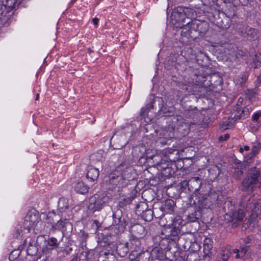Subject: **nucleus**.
Segmentation results:
<instances>
[{
    "label": "nucleus",
    "mask_w": 261,
    "mask_h": 261,
    "mask_svg": "<svg viewBox=\"0 0 261 261\" xmlns=\"http://www.w3.org/2000/svg\"><path fill=\"white\" fill-rule=\"evenodd\" d=\"M260 148V143H254L251 152L244 156V168L247 175L242 182L243 191L252 190L260 187L261 170L257 169L256 165L253 163V158L258 153Z\"/></svg>",
    "instance_id": "obj_1"
},
{
    "label": "nucleus",
    "mask_w": 261,
    "mask_h": 261,
    "mask_svg": "<svg viewBox=\"0 0 261 261\" xmlns=\"http://www.w3.org/2000/svg\"><path fill=\"white\" fill-rule=\"evenodd\" d=\"M134 174L133 168L130 164L125 162L122 163L109 174V184L113 187L109 189L125 187L134 178Z\"/></svg>",
    "instance_id": "obj_2"
},
{
    "label": "nucleus",
    "mask_w": 261,
    "mask_h": 261,
    "mask_svg": "<svg viewBox=\"0 0 261 261\" xmlns=\"http://www.w3.org/2000/svg\"><path fill=\"white\" fill-rule=\"evenodd\" d=\"M207 76L205 73H195L191 77V81L187 84L180 82L178 87L182 90L192 93H201L206 90V88L209 85L208 82L206 84Z\"/></svg>",
    "instance_id": "obj_3"
},
{
    "label": "nucleus",
    "mask_w": 261,
    "mask_h": 261,
    "mask_svg": "<svg viewBox=\"0 0 261 261\" xmlns=\"http://www.w3.org/2000/svg\"><path fill=\"white\" fill-rule=\"evenodd\" d=\"M181 127H184L183 130L188 132L189 130V125L186 122L181 116H177L176 121H173L171 124L162 130L163 136L166 140H170L175 137L176 130H179Z\"/></svg>",
    "instance_id": "obj_4"
},
{
    "label": "nucleus",
    "mask_w": 261,
    "mask_h": 261,
    "mask_svg": "<svg viewBox=\"0 0 261 261\" xmlns=\"http://www.w3.org/2000/svg\"><path fill=\"white\" fill-rule=\"evenodd\" d=\"M109 199V197L105 194H95L90 198L88 208L92 213L100 211L106 205Z\"/></svg>",
    "instance_id": "obj_5"
},
{
    "label": "nucleus",
    "mask_w": 261,
    "mask_h": 261,
    "mask_svg": "<svg viewBox=\"0 0 261 261\" xmlns=\"http://www.w3.org/2000/svg\"><path fill=\"white\" fill-rule=\"evenodd\" d=\"M113 225L117 231L116 233L121 232L124 230L126 225V222L122 217V211L118 208H115L113 214Z\"/></svg>",
    "instance_id": "obj_6"
},
{
    "label": "nucleus",
    "mask_w": 261,
    "mask_h": 261,
    "mask_svg": "<svg viewBox=\"0 0 261 261\" xmlns=\"http://www.w3.org/2000/svg\"><path fill=\"white\" fill-rule=\"evenodd\" d=\"M240 205L245 208L247 211H253L256 212L258 210L260 205L256 203L254 199L251 197L250 195H244L241 198L240 201Z\"/></svg>",
    "instance_id": "obj_7"
},
{
    "label": "nucleus",
    "mask_w": 261,
    "mask_h": 261,
    "mask_svg": "<svg viewBox=\"0 0 261 261\" xmlns=\"http://www.w3.org/2000/svg\"><path fill=\"white\" fill-rule=\"evenodd\" d=\"M39 222L38 213L35 210L29 211L24 218V225L28 229L33 228Z\"/></svg>",
    "instance_id": "obj_8"
},
{
    "label": "nucleus",
    "mask_w": 261,
    "mask_h": 261,
    "mask_svg": "<svg viewBox=\"0 0 261 261\" xmlns=\"http://www.w3.org/2000/svg\"><path fill=\"white\" fill-rule=\"evenodd\" d=\"M196 193L201 195L203 199H206L208 196L216 195L215 191L213 190L212 185L208 182H202L201 185H200L199 189Z\"/></svg>",
    "instance_id": "obj_9"
},
{
    "label": "nucleus",
    "mask_w": 261,
    "mask_h": 261,
    "mask_svg": "<svg viewBox=\"0 0 261 261\" xmlns=\"http://www.w3.org/2000/svg\"><path fill=\"white\" fill-rule=\"evenodd\" d=\"M180 234L181 231L179 229L173 227L170 230V233L165 234V233L162 232L161 236L156 237V238H161L162 241H164V239H166L167 242H168L167 240H171L174 243H176L179 239Z\"/></svg>",
    "instance_id": "obj_10"
},
{
    "label": "nucleus",
    "mask_w": 261,
    "mask_h": 261,
    "mask_svg": "<svg viewBox=\"0 0 261 261\" xmlns=\"http://www.w3.org/2000/svg\"><path fill=\"white\" fill-rule=\"evenodd\" d=\"M52 229L54 230L59 229L64 233L65 231L71 230L72 225L67 219H65L64 220L60 219L56 224L52 225Z\"/></svg>",
    "instance_id": "obj_11"
},
{
    "label": "nucleus",
    "mask_w": 261,
    "mask_h": 261,
    "mask_svg": "<svg viewBox=\"0 0 261 261\" xmlns=\"http://www.w3.org/2000/svg\"><path fill=\"white\" fill-rule=\"evenodd\" d=\"M250 128L252 132L261 129V111H258L252 115Z\"/></svg>",
    "instance_id": "obj_12"
},
{
    "label": "nucleus",
    "mask_w": 261,
    "mask_h": 261,
    "mask_svg": "<svg viewBox=\"0 0 261 261\" xmlns=\"http://www.w3.org/2000/svg\"><path fill=\"white\" fill-rule=\"evenodd\" d=\"M130 232L132 236L141 239L144 238L146 234L145 228L139 224L133 225L130 228Z\"/></svg>",
    "instance_id": "obj_13"
},
{
    "label": "nucleus",
    "mask_w": 261,
    "mask_h": 261,
    "mask_svg": "<svg viewBox=\"0 0 261 261\" xmlns=\"http://www.w3.org/2000/svg\"><path fill=\"white\" fill-rule=\"evenodd\" d=\"M226 216L229 217V221L236 223L242 221L244 217V213L243 210L239 209L238 211L229 212V214H226Z\"/></svg>",
    "instance_id": "obj_14"
},
{
    "label": "nucleus",
    "mask_w": 261,
    "mask_h": 261,
    "mask_svg": "<svg viewBox=\"0 0 261 261\" xmlns=\"http://www.w3.org/2000/svg\"><path fill=\"white\" fill-rule=\"evenodd\" d=\"M182 10H183V7H178L176 10L173 12L172 16L178 22L186 23V24L190 23V20H188L186 21V19L187 18L185 13H184Z\"/></svg>",
    "instance_id": "obj_15"
},
{
    "label": "nucleus",
    "mask_w": 261,
    "mask_h": 261,
    "mask_svg": "<svg viewBox=\"0 0 261 261\" xmlns=\"http://www.w3.org/2000/svg\"><path fill=\"white\" fill-rule=\"evenodd\" d=\"M175 206L174 201L172 199H168L161 206V208L165 214H172L174 212Z\"/></svg>",
    "instance_id": "obj_16"
},
{
    "label": "nucleus",
    "mask_w": 261,
    "mask_h": 261,
    "mask_svg": "<svg viewBox=\"0 0 261 261\" xmlns=\"http://www.w3.org/2000/svg\"><path fill=\"white\" fill-rule=\"evenodd\" d=\"M99 174L98 169L93 167L92 166H89L88 167L86 175L87 178L91 182L96 180Z\"/></svg>",
    "instance_id": "obj_17"
},
{
    "label": "nucleus",
    "mask_w": 261,
    "mask_h": 261,
    "mask_svg": "<svg viewBox=\"0 0 261 261\" xmlns=\"http://www.w3.org/2000/svg\"><path fill=\"white\" fill-rule=\"evenodd\" d=\"M213 247V242L212 240L209 238H206L203 241V253L204 256L210 257L212 254V250Z\"/></svg>",
    "instance_id": "obj_18"
},
{
    "label": "nucleus",
    "mask_w": 261,
    "mask_h": 261,
    "mask_svg": "<svg viewBox=\"0 0 261 261\" xmlns=\"http://www.w3.org/2000/svg\"><path fill=\"white\" fill-rule=\"evenodd\" d=\"M116 251L120 257L125 256L129 251V243L127 242L117 244Z\"/></svg>",
    "instance_id": "obj_19"
},
{
    "label": "nucleus",
    "mask_w": 261,
    "mask_h": 261,
    "mask_svg": "<svg viewBox=\"0 0 261 261\" xmlns=\"http://www.w3.org/2000/svg\"><path fill=\"white\" fill-rule=\"evenodd\" d=\"M243 168L245 170L244 164L236 165L233 167L232 170V176L237 180L240 179L243 173Z\"/></svg>",
    "instance_id": "obj_20"
},
{
    "label": "nucleus",
    "mask_w": 261,
    "mask_h": 261,
    "mask_svg": "<svg viewBox=\"0 0 261 261\" xmlns=\"http://www.w3.org/2000/svg\"><path fill=\"white\" fill-rule=\"evenodd\" d=\"M89 189V187L82 181L77 182L74 186V190L76 192L81 194L87 193Z\"/></svg>",
    "instance_id": "obj_21"
},
{
    "label": "nucleus",
    "mask_w": 261,
    "mask_h": 261,
    "mask_svg": "<svg viewBox=\"0 0 261 261\" xmlns=\"http://www.w3.org/2000/svg\"><path fill=\"white\" fill-rule=\"evenodd\" d=\"M202 181L203 179L198 176L192 177L189 180L190 185L192 189H195V192L199 189V187L202 184Z\"/></svg>",
    "instance_id": "obj_22"
},
{
    "label": "nucleus",
    "mask_w": 261,
    "mask_h": 261,
    "mask_svg": "<svg viewBox=\"0 0 261 261\" xmlns=\"http://www.w3.org/2000/svg\"><path fill=\"white\" fill-rule=\"evenodd\" d=\"M12 15L11 11L8 9H5L4 7L0 5V18L1 22H5Z\"/></svg>",
    "instance_id": "obj_23"
},
{
    "label": "nucleus",
    "mask_w": 261,
    "mask_h": 261,
    "mask_svg": "<svg viewBox=\"0 0 261 261\" xmlns=\"http://www.w3.org/2000/svg\"><path fill=\"white\" fill-rule=\"evenodd\" d=\"M140 239L141 238L134 237L132 236H131V238L129 240L131 249L135 251H137L138 249H140L141 246V242L140 240Z\"/></svg>",
    "instance_id": "obj_24"
},
{
    "label": "nucleus",
    "mask_w": 261,
    "mask_h": 261,
    "mask_svg": "<svg viewBox=\"0 0 261 261\" xmlns=\"http://www.w3.org/2000/svg\"><path fill=\"white\" fill-rule=\"evenodd\" d=\"M248 250V246H247L241 247L240 249H235L233 250V252L234 253L236 254L235 256L236 258H242L244 256Z\"/></svg>",
    "instance_id": "obj_25"
},
{
    "label": "nucleus",
    "mask_w": 261,
    "mask_h": 261,
    "mask_svg": "<svg viewBox=\"0 0 261 261\" xmlns=\"http://www.w3.org/2000/svg\"><path fill=\"white\" fill-rule=\"evenodd\" d=\"M59 242L56 238L54 237L50 238L46 242V247L47 249L52 250L58 247Z\"/></svg>",
    "instance_id": "obj_26"
},
{
    "label": "nucleus",
    "mask_w": 261,
    "mask_h": 261,
    "mask_svg": "<svg viewBox=\"0 0 261 261\" xmlns=\"http://www.w3.org/2000/svg\"><path fill=\"white\" fill-rule=\"evenodd\" d=\"M149 160L152 161L151 163L152 164V165L153 166H161L162 164H163V161L165 162V161L163 160L162 159L161 155L158 154L149 157Z\"/></svg>",
    "instance_id": "obj_27"
},
{
    "label": "nucleus",
    "mask_w": 261,
    "mask_h": 261,
    "mask_svg": "<svg viewBox=\"0 0 261 261\" xmlns=\"http://www.w3.org/2000/svg\"><path fill=\"white\" fill-rule=\"evenodd\" d=\"M141 217L145 221L149 222L151 221L153 217V212L151 209L145 210L141 214Z\"/></svg>",
    "instance_id": "obj_28"
},
{
    "label": "nucleus",
    "mask_w": 261,
    "mask_h": 261,
    "mask_svg": "<svg viewBox=\"0 0 261 261\" xmlns=\"http://www.w3.org/2000/svg\"><path fill=\"white\" fill-rule=\"evenodd\" d=\"M231 254L228 249L222 250L218 255L217 261H227Z\"/></svg>",
    "instance_id": "obj_29"
},
{
    "label": "nucleus",
    "mask_w": 261,
    "mask_h": 261,
    "mask_svg": "<svg viewBox=\"0 0 261 261\" xmlns=\"http://www.w3.org/2000/svg\"><path fill=\"white\" fill-rule=\"evenodd\" d=\"M182 12H183L184 13H185L188 20L195 18L196 15L195 11L189 8H183Z\"/></svg>",
    "instance_id": "obj_30"
},
{
    "label": "nucleus",
    "mask_w": 261,
    "mask_h": 261,
    "mask_svg": "<svg viewBox=\"0 0 261 261\" xmlns=\"http://www.w3.org/2000/svg\"><path fill=\"white\" fill-rule=\"evenodd\" d=\"M183 221L180 216H177L174 218L172 221V225L173 228H178L180 230L182 226L184 225Z\"/></svg>",
    "instance_id": "obj_31"
},
{
    "label": "nucleus",
    "mask_w": 261,
    "mask_h": 261,
    "mask_svg": "<svg viewBox=\"0 0 261 261\" xmlns=\"http://www.w3.org/2000/svg\"><path fill=\"white\" fill-rule=\"evenodd\" d=\"M3 5L2 7H4L5 9H8L9 10H12L15 5V0H3Z\"/></svg>",
    "instance_id": "obj_32"
},
{
    "label": "nucleus",
    "mask_w": 261,
    "mask_h": 261,
    "mask_svg": "<svg viewBox=\"0 0 261 261\" xmlns=\"http://www.w3.org/2000/svg\"><path fill=\"white\" fill-rule=\"evenodd\" d=\"M147 209V204L144 202H141L137 204L136 211L138 215L141 214L145 210Z\"/></svg>",
    "instance_id": "obj_33"
},
{
    "label": "nucleus",
    "mask_w": 261,
    "mask_h": 261,
    "mask_svg": "<svg viewBox=\"0 0 261 261\" xmlns=\"http://www.w3.org/2000/svg\"><path fill=\"white\" fill-rule=\"evenodd\" d=\"M68 207V203L67 200L63 198H60L58 202V208L61 212Z\"/></svg>",
    "instance_id": "obj_34"
},
{
    "label": "nucleus",
    "mask_w": 261,
    "mask_h": 261,
    "mask_svg": "<svg viewBox=\"0 0 261 261\" xmlns=\"http://www.w3.org/2000/svg\"><path fill=\"white\" fill-rule=\"evenodd\" d=\"M152 212H153V216L156 218H161L165 215V213L161 210V206L159 207H153Z\"/></svg>",
    "instance_id": "obj_35"
},
{
    "label": "nucleus",
    "mask_w": 261,
    "mask_h": 261,
    "mask_svg": "<svg viewBox=\"0 0 261 261\" xmlns=\"http://www.w3.org/2000/svg\"><path fill=\"white\" fill-rule=\"evenodd\" d=\"M134 196H130L127 198H124L119 202V206L120 207H123L125 205L129 204L134 199Z\"/></svg>",
    "instance_id": "obj_36"
},
{
    "label": "nucleus",
    "mask_w": 261,
    "mask_h": 261,
    "mask_svg": "<svg viewBox=\"0 0 261 261\" xmlns=\"http://www.w3.org/2000/svg\"><path fill=\"white\" fill-rule=\"evenodd\" d=\"M251 111V107L247 106L244 108L242 110L241 113L240 114V118H245L248 115H249L250 112Z\"/></svg>",
    "instance_id": "obj_37"
},
{
    "label": "nucleus",
    "mask_w": 261,
    "mask_h": 261,
    "mask_svg": "<svg viewBox=\"0 0 261 261\" xmlns=\"http://www.w3.org/2000/svg\"><path fill=\"white\" fill-rule=\"evenodd\" d=\"M257 30L253 28H249V30L247 31V35H251L252 39H255L257 37Z\"/></svg>",
    "instance_id": "obj_38"
},
{
    "label": "nucleus",
    "mask_w": 261,
    "mask_h": 261,
    "mask_svg": "<svg viewBox=\"0 0 261 261\" xmlns=\"http://www.w3.org/2000/svg\"><path fill=\"white\" fill-rule=\"evenodd\" d=\"M243 101V98L242 97H240L237 101L236 107L234 108V110L239 112L241 110V107Z\"/></svg>",
    "instance_id": "obj_39"
},
{
    "label": "nucleus",
    "mask_w": 261,
    "mask_h": 261,
    "mask_svg": "<svg viewBox=\"0 0 261 261\" xmlns=\"http://www.w3.org/2000/svg\"><path fill=\"white\" fill-rule=\"evenodd\" d=\"M251 241H252V239H251V237L250 236H248V237L245 238L244 240V243L245 244V246H248V248L249 249V248L250 247V245H251Z\"/></svg>",
    "instance_id": "obj_40"
},
{
    "label": "nucleus",
    "mask_w": 261,
    "mask_h": 261,
    "mask_svg": "<svg viewBox=\"0 0 261 261\" xmlns=\"http://www.w3.org/2000/svg\"><path fill=\"white\" fill-rule=\"evenodd\" d=\"M230 126V125H229L228 123H227L226 122L223 121L221 124V128L223 129H227L229 128V127Z\"/></svg>",
    "instance_id": "obj_41"
},
{
    "label": "nucleus",
    "mask_w": 261,
    "mask_h": 261,
    "mask_svg": "<svg viewBox=\"0 0 261 261\" xmlns=\"http://www.w3.org/2000/svg\"><path fill=\"white\" fill-rule=\"evenodd\" d=\"M81 233H82L81 238H82V241L86 242V240L88 238V234L84 231L81 232Z\"/></svg>",
    "instance_id": "obj_42"
},
{
    "label": "nucleus",
    "mask_w": 261,
    "mask_h": 261,
    "mask_svg": "<svg viewBox=\"0 0 261 261\" xmlns=\"http://www.w3.org/2000/svg\"><path fill=\"white\" fill-rule=\"evenodd\" d=\"M229 138V135L228 134H224L219 137L220 141H226Z\"/></svg>",
    "instance_id": "obj_43"
},
{
    "label": "nucleus",
    "mask_w": 261,
    "mask_h": 261,
    "mask_svg": "<svg viewBox=\"0 0 261 261\" xmlns=\"http://www.w3.org/2000/svg\"><path fill=\"white\" fill-rule=\"evenodd\" d=\"M180 185L182 188H186L187 186L189 187L190 186V182L189 181H188L187 180H184L180 182Z\"/></svg>",
    "instance_id": "obj_44"
},
{
    "label": "nucleus",
    "mask_w": 261,
    "mask_h": 261,
    "mask_svg": "<svg viewBox=\"0 0 261 261\" xmlns=\"http://www.w3.org/2000/svg\"><path fill=\"white\" fill-rule=\"evenodd\" d=\"M153 108H154L153 102H151L148 103L147 106V108L148 109H153Z\"/></svg>",
    "instance_id": "obj_45"
},
{
    "label": "nucleus",
    "mask_w": 261,
    "mask_h": 261,
    "mask_svg": "<svg viewBox=\"0 0 261 261\" xmlns=\"http://www.w3.org/2000/svg\"><path fill=\"white\" fill-rule=\"evenodd\" d=\"M92 21H93V23L94 24V25H96V26H97V24H98V23L99 20H98V18H93V19H92Z\"/></svg>",
    "instance_id": "obj_46"
},
{
    "label": "nucleus",
    "mask_w": 261,
    "mask_h": 261,
    "mask_svg": "<svg viewBox=\"0 0 261 261\" xmlns=\"http://www.w3.org/2000/svg\"><path fill=\"white\" fill-rule=\"evenodd\" d=\"M93 224L95 225L97 228H98L100 226V223L98 220H94L93 222Z\"/></svg>",
    "instance_id": "obj_47"
},
{
    "label": "nucleus",
    "mask_w": 261,
    "mask_h": 261,
    "mask_svg": "<svg viewBox=\"0 0 261 261\" xmlns=\"http://www.w3.org/2000/svg\"><path fill=\"white\" fill-rule=\"evenodd\" d=\"M159 251V250L158 248H155L152 250L151 252V255H153L154 254H156V252H158Z\"/></svg>",
    "instance_id": "obj_48"
},
{
    "label": "nucleus",
    "mask_w": 261,
    "mask_h": 261,
    "mask_svg": "<svg viewBox=\"0 0 261 261\" xmlns=\"http://www.w3.org/2000/svg\"><path fill=\"white\" fill-rule=\"evenodd\" d=\"M243 149L244 150H246V151H248L249 150V146H247V145H245L243 147Z\"/></svg>",
    "instance_id": "obj_49"
},
{
    "label": "nucleus",
    "mask_w": 261,
    "mask_h": 261,
    "mask_svg": "<svg viewBox=\"0 0 261 261\" xmlns=\"http://www.w3.org/2000/svg\"><path fill=\"white\" fill-rule=\"evenodd\" d=\"M78 258L77 256H74L70 261H77Z\"/></svg>",
    "instance_id": "obj_50"
},
{
    "label": "nucleus",
    "mask_w": 261,
    "mask_h": 261,
    "mask_svg": "<svg viewBox=\"0 0 261 261\" xmlns=\"http://www.w3.org/2000/svg\"><path fill=\"white\" fill-rule=\"evenodd\" d=\"M145 108H142L141 109V115H144V113L145 112Z\"/></svg>",
    "instance_id": "obj_51"
},
{
    "label": "nucleus",
    "mask_w": 261,
    "mask_h": 261,
    "mask_svg": "<svg viewBox=\"0 0 261 261\" xmlns=\"http://www.w3.org/2000/svg\"><path fill=\"white\" fill-rule=\"evenodd\" d=\"M160 142L161 143H162V144H167V141H164V140H162V139H161V140H160Z\"/></svg>",
    "instance_id": "obj_52"
},
{
    "label": "nucleus",
    "mask_w": 261,
    "mask_h": 261,
    "mask_svg": "<svg viewBox=\"0 0 261 261\" xmlns=\"http://www.w3.org/2000/svg\"><path fill=\"white\" fill-rule=\"evenodd\" d=\"M258 66H259L258 65V62H255V64H254V67H255V68H257Z\"/></svg>",
    "instance_id": "obj_53"
},
{
    "label": "nucleus",
    "mask_w": 261,
    "mask_h": 261,
    "mask_svg": "<svg viewBox=\"0 0 261 261\" xmlns=\"http://www.w3.org/2000/svg\"><path fill=\"white\" fill-rule=\"evenodd\" d=\"M39 94L38 93L36 94L35 100H38L39 99Z\"/></svg>",
    "instance_id": "obj_54"
},
{
    "label": "nucleus",
    "mask_w": 261,
    "mask_h": 261,
    "mask_svg": "<svg viewBox=\"0 0 261 261\" xmlns=\"http://www.w3.org/2000/svg\"><path fill=\"white\" fill-rule=\"evenodd\" d=\"M244 149H243V147H241V148H240V149H239L240 152H242V153L244 151Z\"/></svg>",
    "instance_id": "obj_55"
},
{
    "label": "nucleus",
    "mask_w": 261,
    "mask_h": 261,
    "mask_svg": "<svg viewBox=\"0 0 261 261\" xmlns=\"http://www.w3.org/2000/svg\"><path fill=\"white\" fill-rule=\"evenodd\" d=\"M88 53H91L92 52V50H91V49L88 48Z\"/></svg>",
    "instance_id": "obj_56"
},
{
    "label": "nucleus",
    "mask_w": 261,
    "mask_h": 261,
    "mask_svg": "<svg viewBox=\"0 0 261 261\" xmlns=\"http://www.w3.org/2000/svg\"><path fill=\"white\" fill-rule=\"evenodd\" d=\"M139 149L140 150V147H138V146H137V147H136L135 148V150H137V149Z\"/></svg>",
    "instance_id": "obj_57"
},
{
    "label": "nucleus",
    "mask_w": 261,
    "mask_h": 261,
    "mask_svg": "<svg viewBox=\"0 0 261 261\" xmlns=\"http://www.w3.org/2000/svg\"><path fill=\"white\" fill-rule=\"evenodd\" d=\"M114 139H115V137L114 136L112 137V138H111V140H114Z\"/></svg>",
    "instance_id": "obj_58"
},
{
    "label": "nucleus",
    "mask_w": 261,
    "mask_h": 261,
    "mask_svg": "<svg viewBox=\"0 0 261 261\" xmlns=\"http://www.w3.org/2000/svg\"><path fill=\"white\" fill-rule=\"evenodd\" d=\"M155 257L156 258H160V255H156Z\"/></svg>",
    "instance_id": "obj_59"
},
{
    "label": "nucleus",
    "mask_w": 261,
    "mask_h": 261,
    "mask_svg": "<svg viewBox=\"0 0 261 261\" xmlns=\"http://www.w3.org/2000/svg\"><path fill=\"white\" fill-rule=\"evenodd\" d=\"M14 252H12L11 254V255H12L13 253Z\"/></svg>",
    "instance_id": "obj_60"
},
{
    "label": "nucleus",
    "mask_w": 261,
    "mask_h": 261,
    "mask_svg": "<svg viewBox=\"0 0 261 261\" xmlns=\"http://www.w3.org/2000/svg\"><path fill=\"white\" fill-rule=\"evenodd\" d=\"M159 245H161V241L160 242Z\"/></svg>",
    "instance_id": "obj_61"
}]
</instances>
